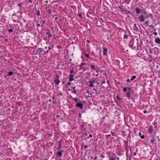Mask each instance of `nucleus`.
<instances>
[{
  "label": "nucleus",
  "instance_id": "473e14b6",
  "mask_svg": "<svg viewBox=\"0 0 160 160\" xmlns=\"http://www.w3.org/2000/svg\"><path fill=\"white\" fill-rule=\"evenodd\" d=\"M69 81H72L74 80V78H73L69 77Z\"/></svg>",
  "mask_w": 160,
  "mask_h": 160
},
{
  "label": "nucleus",
  "instance_id": "f257e3e1",
  "mask_svg": "<svg viewBox=\"0 0 160 160\" xmlns=\"http://www.w3.org/2000/svg\"><path fill=\"white\" fill-rule=\"evenodd\" d=\"M123 91L124 92H126V97L128 99L131 100L132 99V98L131 95V94L132 93V90L130 87H127L124 88L123 89Z\"/></svg>",
  "mask_w": 160,
  "mask_h": 160
},
{
  "label": "nucleus",
  "instance_id": "4c0bfd02",
  "mask_svg": "<svg viewBox=\"0 0 160 160\" xmlns=\"http://www.w3.org/2000/svg\"><path fill=\"white\" fill-rule=\"evenodd\" d=\"M151 32H152L153 34H154L155 36L158 34V33L157 32H156V31L155 32L153 31V32L152 31Z\"/></svg>",
  "mask_w": 160,
  "mask_h": 160
},
{
  "label": "nucleus",
  "instance_id": "1a4fd4ad",
  "mask_svg": "<svg viewBox=\"0 0 160 160\" xmlns=\"http://www.w3.org/2000/svg\"><path fill=\"white\" fill-rule=\"evenodd\" d=\"M76 106L77 107L80 108L81 109H82L83 107V105L82 103H77Z\"/></svg>",
  "mask_w": 160,
  "mask_h": 160
},
{
  "label": "nucleus",
  "instance_id": "49530a36",
  "mask_svg": "<svg viewBox=\"0 0 160 160\" xmlns=\"http://www.w3.org/2000/svg\"><path fill=\"white\" fill-rule=\"evenodd\" d=\"M85 56L86 57H87V58H89V57H90V56H89L87 54V53H86V54H85Z\"/></svg>",
  "mask_w": 160,
  "mask_h": 160
},
{
  "label": "nucleus",
  "instance_id": "20e7f679",
  "mask_svg": "<svg viewBox=\"0 0 160 160\" xmlns=\"http://www.w3.org/2000/svg\"><path fill=\"white\" fill-rule=\"evenodd\" d=\"M108 157L109 160H115V158H116V155L115 154H110L108 155Z\"/></svg>",
  "mask_w": 160,
  "mask_h": 160
},
{
  "label": "nucleus",
  "instance_id": "79ce46f5",
  "mask_svg": "<svg viewBox=\"0 0 160 160\" xmlns=\"http://www.w3.org/2000/svg\"><path fill=\"white\" fill-rule=\"evenodd\" d=\"M143 112L144 113H146L147 112H148V113H149V111H148V112H147V111L146 110H144L143 111Z\"/></svg>",
  "mask_w": 160,
  "mask_h": 160
},
{
  "label": "nucleus",
  "instance_id": "f8f14e48",
  "mask_svg": "<svg viewBox=\"0 0 160 160\" xmlns=\"http://www.w3.org/2000/svg\"><path fill=\"white\" fill-rule=\"evenodd\" d=\"M53 82L57 85H58L60 82V80L59 79H54Z\"/></svg>",
  "mask_w": 160,
  "mask_h": 160
},
{
  "label": "nucleus",
  "instance_id": "6ab92c4d",
  "mask_svg": "<svg viewBox=\"0 0 160 160\" xmlns=\"http://www.w3.org/2000/svg\"><path fill=\"white\" fill-rule=\"evenodd\" d=\"M35 12L36 13L37 15L38 16H39L40 15V11L39 10H36V9Z\"/></svg>",
  "mask_w": 160,
  "mask_h": 160
},
{
  "label": "nucleus",
  "instance_id": "7ed1b4c3",
  "mask_svg": "<svg viewBox=\"0 0 160 160\" xmlns=\"http://www.w3.org/2000/svg\"><path fill=\"white\" fill-rule=\"evenodd\" d=\"M43 52H45L42 48H39L37 51V53H38V55L39 57H40L42 54L43 55Z\"/></svg>",
  "mask_w": 160,
  "mask_h": 160
},
{
  "label": "nucleus",
  "instance_id": "2eb2a0df",
  "mask_svg": "<svg viewBox=\"0 0 160 160\" xmlns=\"http://www.w3.org/2000/svg\"><path fill=\"white\" fill-rule=\"evenodd\" d=\"M135 9L137 13L139 14L141 13V9L138 8H136Z\"/></svg>",
  "mask_w": 160,
  "mask_h": 160
},
{
  "label": "nucleus",
  "instance_id": "864d4df0",
  "mask_svg": "<svg viewBox=\"0 0 160 160\" xmlns=\"http://www.w3.org/2000/svg\"><path fill=\"white\" fill-rule=\"evenodd\" d=\"M115 160H120L119 158L118 157H117V155H116V158H115Z\"/></svg>",
  "mask_w": 160,
  "mask_h": 160
},
{
  "label": "nucleus",
  "instance_id": "393cba45",
  "mask_svg": "<svg viewBox=\"0 0 160 160\" xmlns=\"http://www.w3.org/2000/svg\"><path fill=\"white\" fill-rule=\"evenodd\" d=\"M90 66L92 69L95 70V66L94 65H91Z\"/></svg>",
  "mask_w": 160,
  "mask_h": 160
},
{
  "label": "nucleus",
  "instance_id": "bf43d9fd",
  "mask_svg": "<svg viewBox=\"0 0 160 160\" xmlns=\"http://www.w3.org/2000/svg\"><path fill=\"white\" fill-rule=\"evenodd\" d=\"M58 18L57 17H56L55 18V20H58Z\"/></svg>",
  "mask_w": 160,
  "mask_h": 160
},
{
  "label": "nucleus",
  "instance_id": "0e129e2a",
  "mask_svg": "<svg viewBox=\"0 0 160 160\" xmlns=\"http://www.w3.org/2000/svg\"><path fill=\"white\" fill-rule=\"evenodd\" d=\"M106 136L108 137H110L111 136V135L110 134H109L108 135H106Z\"/></svg>",
  "mask_w": 160,
  "mask_h": 160
},
{
  "label": "nucleus",
  "instance_id": "c85d7f7f",
  "mask_svg": "<svg viewBox=\"0 0 160 160\" xmlns=\"http://www.w3.org/2000/svg\"><path fill=\"white\" fill-rule=\"evenodd\" d=\"M74 76V73H70V75L69 76V77L73 78Z\"/></svg>",
  "mask_w": 160,
  "mask_h": 160
},
{
  "label": "nucleus",
  "instance_id": "412c9836",
  "mask_svg": "<svg viewBox=\"0 0 160 160\" xmlns=\"http://www.w3.org/2000/svg\"><path fill=\"white\" fill-rule=\"evenodd\" d=\"M150 27V29L152 28L153 30V31L155 32L156 31V29L154 28V26L153 25H150L149 26V28Z\"/></svg>",
  "mask_w": 160,
  "mask_h": 160
},
{
  "label": "nucleus",
  "instance_id": "b1692460",
  "mask_svg": "<svg viewBox=\"0 0 160 160\" xmlns=\"http://www.w3.org/2000/svg\"><path fill=\"white\" fill-rule=\"evenodd\" d=\"M136 78V76H132V78L130 79V81H132L133 80H134L135 78Z\"/></svg>",
  "mask_w": 160,
  "mask_h": 160
},
{
  "label": "nucleus",
  "instance_id": "a18cd8bd",
  "mask_svg": "<svg viewBox=\"0 0 160 160\" xmlns=\"http://www.w3.org/2000/svg\"><path fill=\"white\" fill-rule=\"evenodd\" d=\"M117 98L118 99V100H120L121 99V98H120L119 96H117Z\"/></svg>",
  "mask_w": 160,
  "mask_h": 160
},
{
  "label": "nucleus",
  "instance_id": "dca6fc26",
  "mask_svg": "<svg viewBox=\"0 0 160 160\" xmlns=\"http://www.w3.org/2000/svg\"><path fill=\"white\" fill-rule=\"evenodd\" d=\"M150 143L153 145L155 143V140L154 138H153L150 139Z\"/></svg>",
  "mask_w": 160,
  "mask_h": 160
},
{
  "label": "nucleus",
  "instance_id": "a211bd4d",
  "mask_svg": "<svg viewBox=\"0 0 160 160\" xmlns=\"http://www.w3.org/2000/svg\"><path fill=\"white\" fill-rule=\"evenodd\" d=\"M133 29L135 31H137L138 30V28L137 27V25L136 24H134Z\"/></svg>",
  "mask_w": 160,
  "mask_h": 160
},
{
  "label": "nucleus",
  "instance_id": "4d7b16f0",
  "mask_svg": "<svg viewBox=\"0 0 160 160\" xmlns=\"http://www.w3.org/2000/svg\"><path fill=\"white\" fill-rule=\"evenodd\" d=\"M42 24H44L45 23V21L44 20H42Z\"/></svg>",
  "mask_w": 160,
  "mask_h": 160
},
{
  "label": "nucleus",
  "instance_id": "a19ab883",
  "mask_svg": "<svg viewBox=\"0 0 160 160\" xmlns=\"http://www.w3.org/2000/svg\"><path fill=\"white\" fill-rule=\"evenodd\" d=\"M22 3H18V6H19L20 8L22 7Z\"/></svg>",
  "mask_w": 160,
  "mask_h": 160
},
{
  "label": "nucleus",
  "instance_id": "c756f323",
  "mask_svg": "<svg viewBox=\"0 0 160 160\" xmlns=\"http://www.w3.org/2000/svg\"><path fill=\"white\" fill-rule=\"evenodd\" d=\"M88 132H85L84 133V134H83L82 137H84L85 136V135L87 136V135H88Z\"/></svg>",
  "mask_w": 160,
  "mask_h": 160
},
{
  "label": "nucleus",
  "instance_id": "6e6552de",
  "mask_svg": "<svg viewBox=\"0 0 160 160\" xmlns=\"http://www.w3.org/2000/svg\"><path fill=\"white\" fill-rule=\"evenodd\" d=\"M46 31L47 32H46V34L48 35V37L49 38H49L52 37V35L50 33V30L47 29Z\"/></svg>",
  "mask_w": 160,
  "mask_h": 160
},
{
  "label": "nucleus",
  "instance_id": "5fc2aeb1",
  "mask_svg": "<svg viewBox=\"0 0 160 160\" xmlns=\"http://www.w3.org/2000/svg\"><path fill=\"white\" fill-rule=\"evenodd\" d=\"M143 13L144 14H147V12L145 11H144V12H143Z\"/></svg>",
  "mask_w": 160,
  "mask_h": 160
},
{
  "label": "nucleus",
  "instance_id": "774afa93",
  "mask_svg": "<svg viewBox=\"0 0 160 160\" xmlns=\"http://www.w3.org/2000/svg\"><path fill=\"white\" fill-rule=\"evenodd\" d=\"M47 37H45L44 38V40H45V41H46L47 40Z\"/></svg>",
  "mask_w": 160,
  "mask_h": 160
},
{
  "label": "nucleus",
  "instance_id": "58836bf2",
  "mask_svg": "<svg viewBox=\"0 0 160 160\" xmlns=\"http://www.w3.org/2000/svg\"><path fill=\"white\" fill-rule=\"evenodd\" d=\"M40 24L38 23L37 24V27L38 30V28L40 27Z\"/></svg>",
  "mask_w": 160,
  "mask_h": 160
},
{
  "label": "nucleus",
  "instance_id": "69168bd1",
  "mask_svg": "<svg viewBox=\"0 0 160 160\" xmlns=\"http://www.w3.org/2000/svg\"><path fill=\"white\" fill-rule=\"evenodd\" d=\"M94 20H93V21H94L95 20H96L98 19V18H94Z\"/></svg>",
  "mask_w": 160,
  "mask_h": 160
},
{
  "label": "nucleus",
  "instance_id": "f03ea898",
  "mask_svg": "<svg viewBox=\"0 0 160 160\" xmlns=\"http://www.w3.org/2000/svg\"><path fill=\"white\" fill-rule=\"evenodd\" d=\"M95 78H93L91 81H89L88 82V83H89V84H88V83H87V85L89 86L90 87H92L94 86L93 84L94 82H95Z\"/></svg>",
  "mask_w": 160,
  "mask_h": 160
},
{
  "label": "nucleus",
  "instance_id": "5701e85b",
  "mask_svg": "<svg viewBox=\"0 0 160 160\" xmlns=\"http://www.w3.org/2000/svg\"><path fill=\"white\" fill-rule=\"evenodd\" d=\"M86 65L85 63H82L81 64V65H79L78 66L79 67V68H80V69H82V68H81L82 67V66H83V65Z\"/></svg>",
  "mask_w": 160,
  "mask_h": 160
},
{
  "label": "nucleus",
  "instance_id": "bb28decb",
  "mask_svg": "<svg viewBox=\"0 0 160 160\" xmlns=\"http://www.w3.org/2000/svg\"><path fill=\"white\" fill-rule=\"evenodd\" d=\"M54 77V79H59V76L58 75H55Z\"/></svg>",
  "mask_w": 160,
  "mask_h": 160
},
{
  "label": "nucleus",
  "instance_id": "f3484780",
  "mask_svg": "<svg viewBox=\"0 0 160 160\" xmlns=\"http://www.w3.org/2000/svg\"><path fill=\"white\" fill-rule=\"evenodd\" d=\"M138 134H139V136L140 137V138L142 139H143L144 138V136L143 133H142L140 132H139Z\"/></svg>",
  "mask_w": 160,
  "mask_h": 160
},
{
  "label": "nucleus",
  "instance_id": "9d476101",
  "mask_svg": "<svg viewBox=\"0 0 160 160\" xmlns=\"http://www.w3.org/2000/svg\"><path fill=\"white\" fill-rule=\"evenodd\" d=\"M140 20L142 22H144L145 21V18H144L143 16L142 15L141 16H139Z\"/></svg>",
  "mask_w": 160,
  "mask_h": 160
},
{
  "label": "nucleus",
  "instance_id": "338daca9",
  "mask_svg": "<svg viewBox=\"0 0 160 160\" xmlns=\"http://www.w3.org/2000/svg\"><path fill=\"white\" fill-rule=\"evenodd\" d=\"M82 69H84V70L83 71V72H84L86 70V69L84 68H82Z\"/></svg>",
  "mask_w": 160,
  "mask_h": 160
},
{
  "label": "nucleus",
  "instance_id": "603ef678",
  "mask_svg": "<svg viewBox=\"0 0 160 160\" xmlns=\"http://www.w3.org/2000/svg\"><path fill=\"white\" fill-rule=\"evenodd\" d=\"M81 115H82V114L81 113H79V118H82V117H81Z\"/></svg>",
  "mask_w": 160,
  "mask_h": 160
},
{
  "label": "nucleus",
  "instance_id": "e2e57ef3",
  "mask_svg": "<svg viewBox=\"0 0 160 160\" xmlns=\"http://www.w3.org/2000/svg\"><path fill=\"white\" fill-rule=\"evenodd\" d=\"M99 56H100V57H99V58L100 59H101V58H102V57H101V55L100 54V52L99 53Z\"/></svg>",
  "mask_w": 160,
  "mask_h": 160
},
{
  "label": "nucleus",
  "instance_id": "de8ad7c7",
  "mask_svg": "<svg viewBox=\"0 0 160 160\" xmlns=\"http://www.w3.org/2000/svg\"><path fill=\"white\" fill-rule=\"evenodd\" d=\"M157 138L158 139V141H160V139L159 138V136H158L157 137Z\"/></svg>",
  "mask_w": 160,
  "mask_h": 160
},
{
  "label": "nucleus",
  "instance_id": "3c124183",
  "mask_svg": "<svg viewBox=\"0 0 160 160\" xmlns=\"http://www.w3.org/2000/svg\"><path fill=\"white\" fill-rule=\"evenodd\" d=\"M70 73H73V69H72L70 70Z\"/></svg>",
  "mask_w": 160,
  "mask_h": 160
},
{
  "label": "nucleus",
  "instance_id": "cd10ccee",
  "mask_svg": "<svg viewBox=\"0 0 160 160\" xmlns=\"http://www.w3.org/2000/svg\"><path fill=\"white\" fill-rule=\"evenodd\" d=\"M130 0H124V1L127 4H129Z\"/></svg>",
  "mask_w": 160,
  "mask_h": 160
},
{
  "label": "nucleus",
  "instance_id": "ddd939ff",
  "mask_svg": "<svg viewBox=\"0 0 160 160\" xmlns=\"http://www.w3.org/2000/svg\"><path fill=\"white\" fill-rule=\"evenodd\" d=\"M155 42L157 44H160V39L157 37L155 40Z\"/></svg>",
  "mask_w": 160,
  "mask_h": 160
},
{
  "label": "nucleus",
  "instance_id": "7c9ffc66",
  "mask_svg": "<svg viewBox=\"0 0 160 160\" xmlns=\"http://www.w3.org/2000/svg\"><path fill=\"white\" fill-rule=\"evenodd\" d=\"M77 15L80 18H82V15L81 14L78 13L77 14Z\"/></svg>",
  "mask_w": 160,
  "mask_h": 160
},
{
  "label": "nucleus",
  "instance_id": "aec40b11",
  "mask_svg": "<svg viewBox=\"0 0 160 160\" xmlns=\"http://www.w3.org/2000/svg\"><path fill=\"white\" fill-rule=\"evenodd\" d=\"M137 44V50H139V48H140V44L138 42V41H137V40H136L135 42V44Z\"/></svg>",
  "mask_w": 160,
  "mask_h": 160
},
{
  "label": "nucleus",
  "instance_id": "2f4dec72",
  "mask_svg": "<svg viewBox=\"0 0 160 160\" xmlns=\"http://www.w3.org/2000/svg\"><path fill=\"white\" fill-rule=\"evenodd\" d=\"M72 93H74V94H76L77 93L76 90L75 89H74L73 90H72Z\"/></svg>",
  "mask_w": 160,
  "mask_h": 160
},
{
  "label": "nucleus",
  "instance_id": "09e8293b",
  "mask_svg": "<svg viewBox=\"0 0 160 160\" xmlns=\"http://www.w3.org/2000/svg\"><path fill=\"white\" fill-rule=\"evenodd\" d=\"M88 148V146L86 145H85L84 147V149H86Z\"/></svg>",
  "mask_w": 160,
  "mask_h": 160
},
{
  "label": "nucleus",
  "instance_id": "0eeeda50",
  "mask_svg": "<svg viewBox=\"0 0 160 160\" xmlns=\"http://www.w3.org/2000/svg\"><path fill=\"white\" fill-rule=\"evenodd\" d=\"M118 8L120 9L123 12H126L128 11L126 9V8L123 7L122 6V7L119 6L118 7Z\"/></svg>",
  "mask_w": 160,
  "mask_h": 160
},
{
  "label": "nucleus",
  "instance_id": "13d9d810",
  "mask_svg": "<svg viewBox=\"0 0 160 160\" xmlns=\"http://www.w3.org/2000/svg\"><path fill=\"white\" fill-rule=\"evenodd\" d=\"M28 1L29 3H32V0H28Z\"/></svg>",
  "mask_w": 160,
  "mask_h": 160
},
{
  "label": "nucleus",
  "instance_id": "e433bc0d",
  "mask_svg": "<svg viewBox=\"0 0 160 160\" xmlns=\"http://www.w3.org/2000/svg\"><path fill=\"white\" fill-rule=\"evenodd\" d=\"M58 148L57 149L58 150H60V149L61 147V145L60 144V145H58Z\"/></svg>",
  "mask_w": 160,
  "mask_h": 160
},
{
  "label": "nucleus",
  "instance_id": "423d86ee",
  "mask_svg": "<svg viewBox=\"0 0 160 160\" xmlns=\"http://www.w3.org/2000/svg\"><path fill=\"white\" fill-rule=\"evenodd\" d=\"M153 127L152 126H151L149 128L148 130V132L149 134L152 133L153 130Z\"/></svg>",
  "mask_w": 160,
  "mask_h": 160
},
{
  "label": "nucleus",
  "instance_id": "ea45409f",
  "mask_svg": "<svg viewBox=\"0 0 160 160\" xmlns=\"http://www.w3.org/2000/svg\"><path fill=\"white\" fill-rule=\"evenodd\" d=\"M73 99L74 100V102H78V100H77V98H73Z\"/></svg>",
  "mask_w": 160,
  "mask_h": 160
},
{
  "label": "nucleus",
  "instance_id": "9b49d317",
  "mask_svg": "<svg viewBox=\"0 0 160 160\" xmlns=\"http://www.w3.org/2000/svg\"><path fill=\"white\" fill-rule=\"evenodd\" d=\"M64 152L63 150L61 151H59L57 153V155L59 157H61L62 156V152Z\"/></svg>",
  "mask_w": 160,
  "mask_h": 160
},
{
  "label": "nucleus",
  "instance_id": "c9c22d12",
  "mask_svg": "<svg viewBox=\"0 0 160 160\" xmlns=\"http://www.w3.org/2000/svg\"><path fill=\"white\" fill-rule=\"evenodd\" d=\"M92 137V134H89L88 136L87 137V138H86V139H88L89 138H91Z\"/></svg>",
  "mask_w": 160,
  "mask_h": 160
},
{
  "label": "nucleus",
  "instance_id": "6e6d98bb",
  "mask_svg": "<svg viewBox=\"0 0 160 160\" xmlns=\"http://www.w3.org/2000/svg\"><path fill=\"white\" fill-rule=\"evenodd\" d=\"M71 84V82H68L67 84V85H68V86L70 85Z\"/></svg>",
  "mask_w": 160,
  "mask_h": 160
},
{
  "label": "nucleus",
  "instance_id": "4468645a",
  "mask_svg": "<svg viewBox=\"0 0 160 160\" xmlns=\"http://www.w3.org/2000/svg\"><path fill=\"white\" fill-rule=\"evenodd\" d=\"M103 48V54L104 55H107V53L108 52V51H107L108 50L106 48Z\"/></svg>",
  "mask_w": 160,
  "mask_h": 160
},
{
  "label": "nucleus",
  "instance_id": "c03bdc74",
  "mask_svg": "<svg viewBox=\"0 0 160 160\" xmlns=\"http://www.w3.org/2000/svg\"><path fill=\"white\" fill-rule=\"evenodd\" d=\"M152 124L153 125V126H154V128H155L156 127V126L155 125V124H156V123L155 122H154L153 123H152Z\"/></svg>",
  "mask_w": 160,
  "mask_h": 160
},
{
  "label": "nucleus",
  "instance_id": "8fccbe9b",
  "mask_svg": "<svg viewBox=\"0 0 160 160\" xmlns=\"http://www.w3.org/2000/svg\"><path fill=\"white\" fill-rule=\"evenodd\" d=\"M8 31L9 32H13V30L12 29H9Z\"/></svg>",
  "mask_w": 160,
  "mask_h": 160
},
{
  "label": "nucleus",
  "instance_id": "a878e982",
  "mask_svg": "<svg viewBox=\"0 0 160 160\" xmlns=\"http://www.w3.org/2000/svg\"><path fill=\"white\" fill-rule=\"evenodd\" d=\"M46 12H47L49 14H51V10H50V9L47 10L46 11Z\"/></svg>",
  "mask_w": 160,
  "mask_h": 160
},
{
  "label": "nucleus",
  "instance_id": "4be33fe9",
  "mask_svg": "<svg viewBox=\"0 0 160 160\" xmlns=\"http://www.w3.org/2000/svg\"><path fill=\"white\" fill-rule=\"evenodd\" d=\"M13 74V72L12 71H11L8 72L7 76H12Z\"/></svg>",
  "mask_w": 160,
  "mask_h": 160
},
{
  "label": "nucleus",
  "instance_id": "f704fd0d",
  "mask_svg": "<svg viewBox=\"0 0 160 160\" xmlns=\"http://www.w3.org/2000/svg\"><path fill=\"white\" fill-rule=\"evenodd\" d=\"M52 103L53 104H57V102L56 101V100H53L52 101Z\"/></svg>",
  "mask_w": 160,
  "mask_h": 160
},
{
  "label": "nucleus",
  "instance_id": "680f3d73",
  "mask_svg": "<svg viewBox=\"0 0 160 160\" xmlns=\"http://www.w3.org/2000/svg\"><path fill=\"white\" fill-rule=\"evenodd\" d=\"M149 16L150 17H151L152 18V14L150 13V14H149Z\"/></svg>",
  "mask_w": 160,
  "mask_h": 160
},
{
  "label": "nucleus",
  "instance_id": "39448f33",
  "mask_svg": "<svg viewBox=\"0 0 160 160\" xmlns=\"http://www.w3.org/2000/svg\"><path fill=\"white\" fill-rule=\"evenodd\" d=\"M122 31L123 32V33H124L123 38L126 39H127L129 35V32L128 31H126L125 30H122Z\"/></svg>",
  "mask_w": 160,
  "mask_h": 160
},
{
  "label": "nucleus",
  "instance_id": "72a5a7b5",
  "mask_svg": "<svg viewBox=\"0 0 160 160\" xmlns=\"http://www.w3.org/2000/svg\"><path fill=\"white\" fill-rule=\"evenodd\" d=\"M62 141L61 140H60L59 141H57V142L58 143V145L61 144L62 145Z\"/></svg>",
  "mask_w": 160,
  "mask_h": 160
},
{
  "label": "nucleus",
  "instance_id": "37998d69",
  "mask_svg": "<svg viewBox=\"0 0 160 160\" xmlns=\"http://www.w3.org/2000/svg\"><path fill=\"white\" fill-rule=\"evenodd\" d=\"M148 20H147L145 22V25H148Z\"/></svg>",
  "mask_w": 160,
  "mask_h": 160
},
{
  "label": "nucleus",
  "instance_id": "052dcab7",
  "mask_svg": "<svg viewBox=\"0 0 160 160\" xmlns=\"http://www.w3.org/2000/svg\"><path fill=\"white\" fill-rule=\"evenodd\" d=\"M126 80L128 82H130V81H131L130 79H127Z\"/></svg>",
  "mask_w": 160,
  "mask_h": 160
}]
</instances>
